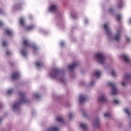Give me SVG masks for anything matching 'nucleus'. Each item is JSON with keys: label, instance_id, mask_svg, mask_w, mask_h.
Wrapping results in <instances>:
<instances>
[{"label": "nucleus", "instance_id": "1", "mask_svg": "<svg viewBox=\"0 0 131 131\" xmlns=\"http://www.w3.org/2000/svg\"><path fill=\"white\" fill-rule=\"evenodd\" d=\"M18 95L19 97V101L16 102L14 104L13 106V109H17V108H19V106H20L21 104L27 103V102H28V99H26L25 93L23 92H19Z\"/></svg>", "mask_w": 131, "mask_h": 131}, {"label": "nucleus", "instance_id": "2", "mask_svg": "<svg viewBox=\"0 0 131 131\" xmlns=\"http://www.w3.org/2000/svg\"><path fill=\"white\" fill-rule=\"evenodd\" d=\"M60 73H61V71H60L59 69L55 68L53 69L51 73H50V76L51 77V78L57 79V78L59 77Z\"/></svg>", "mask_w": 131, "mask_h": 131}, {"label": "nucleus", "instance_id": "3", "mask_svg": "<svg viewBox=\"0 0 131 131\" xmlns=\"http://www.w3.org/2000/svg\"><path fill=\"white\" fill-rule=\"evenodd\" d=\"M95 57L97 58L100 64H104L105 63V56L103 54L97 53L95 54Z\"/></svg>", "mask_w": 131, "mask_h": 131}, {"label": "nucleus", "instance_id": "4", "mask_svg": "<svg viewBox=\"0 0 131 131\" xmlns=\"http://www.w3.org/2000/svg\"><path fill=\"white\" fill-rule=\"evenodd\" d=\"M108 84L112 87L111 95H117L118 91L117 90V88H116V84L110 82Z\"/></svg>", "mask_w": 131, "mask_h": 131}, {"label": "nucleus", "instance_id": "5", "mask_svg": "<svg viewBox=\"0 0 131 131\" xmlns=\"http://www.w3.org/2000/svg\"><path fill=\"white\" fill-rule=\"evenodd\" d=\"M120 38H121V31L118 30L117 33L115 34L114 39L115 40H116V41H118L120 40Z\"/></svg>", "mask_w": 131, "mask_h": 131}, {"label": "nucleus", "instance_id": "6", "mask_svg": "<svg viewBox=\"0 0 131 131\" xmlns=\"http://www.w3.org/2000/svg\"><path fill=\"white\" fill-rule=\"evenodd\" d=\"M104 28L105 30V31L107 33V36H110V35H111V31H110V28H109V27H108V25L107 24H104Z\"/></svg>", "mask_w": 131, "mask_h": 131}, {"label": "nucleus", "instance_id": "7", "mask_svg": "<svg viewBox=\"0 0 131 131\" xmlns=\"http://www.w3.org/2000/svg\"><path fill=\"white\" fill-rule=\"evenodd\" d=\"M121 58H122L123 61L124 62H126V63H129L130 62V59L127 55H123L121 56Z\"/></svg>", "mask_w": 131, "mask_h": 131}, {"label": "nucleus", "instance_id": "8", "mask_svg": "<svg viewBox=\"0 0 131 131\" xmlns=\"http://www.w3.org/2000/svg\"><path fill=\"white\" fill-rule=\"evenodd\" d=\"M13 8L15 10H21L22 9V3H19L16 4H14L13 6Z\"/></svg>", "mask_w": 131, "mask_h": 131}, {"label": "nucleus", "instance_id": "9", "mask_svg": "<svg viewBox=\"0 0 131 131\" xmlns=\"http://www.w3.org/2000/svg\"><path fill=\"white\" fill-rule=\"evenodd\" d=\"M85 100H86V96H84L82 94H81L79 96V103L81 104L84 103L85 101Z\"/></svg>", "mask_w": 131, "mask_h": 131}, {"label": "nucleus", "instance_id": "10", "mask_svg": "<svg viewBox=\"0 0 131 131\" xmlns=\"http://www.w3.org/2000/svg\"><path fill=\"white\" fill-rule=\"evenodd\" d=\"M78 66V63L77 62H75V63H73L72 65L69 66L68 68L70 70H73L75 67Z\"/></svg>", "mask_w": 131, "mask_h": 131}, {"label": "nucleus", "instance_id": "11", "mask_svg": "<svg viewBox=\"0 0 131 131\" xmlns=\"http://www.w3.org/2000/svg\"><path fill=\"white\" fill-rule=\"evenodd\" d=\"M12 79H18L19 78V73L18 72H15L12 74Z\"/></svg>", "mask_w": 131, "mask_h": 131}, {"label": "nucleus", "instance_id": "12", "mask_svg": "<svg viewBox=\"0 0 131 131\" xmlns=\"http://www.w3.org/2000/svg\"><path fill=\"white\" fill-rule=\"evenodd\" d=\"M117 6L118 9H121L123 7V1L117 0Z\"/></svg>", "mask_w": 131, "mask_h": 131}, {"label": "nucleus", "instance_id": "13", "mask_svg": "<svg viewBox=\"0 0 131 131\" xmlns=\"http://www.w3.org/2000/svg\"><path fill=\"white\" fill-rule=\"evenodd\" d=\"M57 10V6L55 5H51L49 8L50 12H55Z\"/></svg>", "mask_w": 131, "mask_h": 131}, {"label": "nucleus", "instance_id": "14", "mask_svg": "<svg viewBox=\"0 0 131 131\" xmlns=\"http://www.w3.org/2000/svg\"><path fill=\"white\" fill-rule=\"evenodd\" d=\"M98 101L99 102H106L107 100L106 99V97H105V95H102L98 98Z\"/></svg>", "mask_w": 131, "mask_h": 131}, {"label": "nucleus", "instance_id": "15", "mask_svg": "<svg viewBox=\"0 0 131 131\" xmlns=\"http://www.w3.org/2000/svg\"><path fill=\"white\" fill-rule=\"evenodd\" d=\"M23 45L25 47H29L30 43L27 39H24L23 41Z\"/></svg>", "mask_w": 131, "mask_h": 131}, {"label": "nucleus", "instance_id": "16", "mask_svg": "<svg viewBox=\"0 0 131 131\" xmlns=\"http://www.w3.org/2000/svg\"><path fill=\"white\" fill-rule=\"evenodd\" d=\"M100 119L99 118L96 119L95 120V125L96 127H98V126H100Z\"/></svg>", "mask_w": 131, "mask_h": 131}, {"label": "nucleus", "instance_id": "17", "mask_svg": "<svg viewBox=\"0 0 131 131\" xmlns=\"http://www.w3.org/2000/svg\"><path fill=\"white\" fill-rule=\"evenodd\" d=\"M80 127L81 128H82L84 130H86V128H88V125L86 124L81 123L80 124Z\"/></svg>", "mask_w": 131, "mask_h": 131}, {"label": "nucleus", "instance_id": "18", "mask_svg": "<svg viewBox=\"0 0 131 131\" xmlns=\"http://www.w3.org/2000/svg\"><path fill=\"white\" fill-rule=\"evenodd\" d=\"M59 129L57 127H52L47 129V131H59Z\"/></svg>", "mask_w": 131, "mask_h": 131}, {"label": "nucleus", "instance_id": "19", "mask_svg": "<svg viewBox=\"0 0 131 131\" xmlns=\"http://www.w3.org/2000/svg\"><path fill=\"white\" fill-rule=\"evenodd\" d=\"M33 28H34V26L32 25L30 26H28V27H26V30H27V31H29V30H32Z\"/></svg>", "mask_w": 131, "mask_h": 131}, {"label": "nucleus", "instance_id": "20", "mask_svg": "<svg viewBox=\"0 0 131 131\" xmlns=\"http://www.w3.org/2000/svg\"><path fill=\"white\" fill-rule=\"evenodd\" d=\"M36 66L37 67H40V66H43V64H42V62L41 61H37L35 63Z\"/></svg>", "mask_w": 131, "mask_h": 131}, {"label": "nucleus", "instance_id": "21", "mask_svg": "<svg viewBox=\"0 0 131 131\" xmlns=\"http://www.w3.org/2000/svg\"><path fill=\"white\" fill-rule=\"evenodd\" d=\"M94 74L96 77H100V75H101V72L97 71L95 72Z\"/></svg>", "mask_w": 131, "mask_h": 131}, {"label": "nucleus", "instance_id": "22", "mask_svg": "<svg viewBox=\"0 0 131 131\" xmlns=\"http://www.w3.org/2000/svg\"><path fill=\"white\" fill-rule=\"evenodd\" d=\"M20 24L21 25V26H24V24H25V21L24 20V19L22 18L20 19Z\"/></svg>", "mask_w": 131, "mask_h": 131}, {"label": "nucleus", "instance_id": "23", "mask_svg": "<svg viewBox=\"0 0 131 131\" xmlns=\"http://www.w3.org/2000/svg\"><path fill=\"white\" fill-rule=\"evenodd\" d=\"M5 32H6L7 34L9 35V36H11L12 35V32L10 30H6Z\"/></svg>", "mask_w": 131, "mask_h": 131}, {"label": "nucleus", "instance_id": "24", "mask_svg": "<svg viewBox=\"0 0 131 131\" xmlns=\"http://www.w3.org/2000/svg\"><path fill=\"white\" fill-rule=\"evenodd\" d=\"M116 19L117 21H120V20H121V15L120 14H118L116 17Z\"/></svg>", "mask_w": 131, "mask_h": 131}, {"label": "nucleus", "instance_id": "25", "mask_svg": "<svg viewBox=\"0 0 131 131\" xmlns=\"http://www.w3.org/2000/svg\"><path fill=\"white\" fill-rule=\"evenodd\" d=\"M56 120L58 122H63V118H62L60 117H57Z\"/></svg>", "mask_w": 131, "mask_h": 131}, {"label": "nucleus", "instance_id": "26", "mask_svg": "<svg viewBox=\"0 0 131 131\" xmlns=\"http://www.w3.org/2000/svg\"><path fill=\"white\" fill-rule=\"evenodd\" d=\"M124 111L125 112H126V113H127V114L129 116H131V114L129 112V111H128V108H125L124 109Z\"/></svg>", "mask_w": 131, "mask_h": 131}, {"label": "nucleus", "instance_id": "27", "mask_svg": "<svg viewBox=\"0 0 131 131\" xmlns=\"http://www.w3.org/2000/svg\"><path fill=\"white\" fill-rule=\"evenodd\" d=\"M13 93H14V90L13 89H10L7 92L8 95H11V94H13Z\"/></svg>", "mask_w": 131, "mask_h": 131}, {"label": "nucleus", "instance_id": "28", "mask_svg": "<svg viewBox=\"0 0 131 131\" xmlns=\"http://www.w3.org/2000/svg\"><path fill=\"white\" fill-rule=\"evenodd\" d=\"M21 53L22 54V55L24 56V57H26V52H25V50L23 49L21 51Z\"/></svg>", "mask_w": 131, "mask_h": 131}, {"label": "nucleus", "instance_id": "29", "mask_svg": "<svg viewBox=\"0 0 131 131\" xmlns=\"http://www.w3.org/2000/svg\"><path fill=\"white\" fill-rule=\"evenodd\" d=\"M104 117H110L111 116V115L110 114V113H105L104 115Z\"/></svg>", "mask_w": 131, "mask_h": 131}, {"label": "nucleus", "instance_id": "30", "mask_svg": "<svg viewBox=\"0 0 131 131\" xmlns=\"http://www.w3.org/2000/svg\"><path fill=\"white\" fill-rule=\"evenodd\" d=\"M32 48L34 51H36L37 50V47L35 45H33Z\"/></svg>", "mask_w": 131, "mask_h": 131}, {"label": "nucleus", "instance_id": "31", "mask_svg": "<svg viewBox=\"0 0 131 131\" xmlns=\"http://www.w3.org/2000/svg\"><path fill=\"white\" fill-rule=\"evenodd\" d=\"M112 76H114V77L116 76V73L115 72V71H114V70L112 71Z\"/></svg>", "mask_w": 131, "mask_h": 131}, {"label": "nucleus", "instance_id": "32", "mask_svg": "<svg viewBox=\"0 0 131 131\" xmlns=\"http://www.w3.org/2000/svg\"><path fill=\"white\" fill-rule=\"evenodd\" d=\"M130 77V75L126 74L124 75V78H125L126 79L127 78H129Z\"/></svg>", "mask_w": 131, "mask_h": 131}, {"label": "nucleus", "instance_id": "33", "mask_svg": "<svg viewBox=\"0 0 131 131\" xmlns=\"http://www.w3.org/2000/svg\"><path fill=\"white\" fill-rule=\"evenodd\" d=\"M114 103H115L116 104H118L119 103V101L118 100H115L113 101Z\"/></svg>", "mask_w": 131, "mask_h": 131}, {"label": "nucleus", "instance_id": "34", "mask_svg": "<svg viewBox=\"0 0 131 131\" xmlns=\"http://www.w3.org/2000/svg\"><path fill=\"white\" fill-rule=\"evenodd\" d=\"M83 115L84 117H86L87 115H86V113H85V112H83Z\"/></svg>", "mask_w": 131, "mask_h": 131}, {"label": "nucleus", "instance_id": "35", "mask_svg": "<svg viewBox=\"0 0 131 131\" xmlns=\"http://www.w3.org/2000/svg\"><path fill=\"white\" fill-rule=\"evenodd\" d=\"M3 47H6V46H7V43L6 42V41H4L3 42Z\"/></svg>", "mask_w": 131, "mask_h": 131}, {"label": "nucleus", "instance_id": "36", "mask_svg": "<svg viewBox=\"0 0 131 131\" xmlns=\"http://www.w3.org/2000/svg\"><path fill=\"white\" fill-rule=\"evenodd\" d=\"M126 84V83L124 82V81H123V82H122V85L123 86H125V85Z\"/></svg>", "mask_w": 131, "mask_h": 131}, {"label": "nucleus", "instance_id": "37", "mask_svg": "<svg viewBox=\"0 0 131 131\" xmlns=\"http://www.w3.org/2000/svg\"><path fill=\"white\" fill-rule=\"evenodd\" d=\"M69 117L70 119H71V118H72V114L70 113L69 115Z\"/></svg>", "mask_w": 131, "mask_h": 131}, {"label": "nucleus", "instance_id": "38", "mask_svg": "<svg viewBox=\"0 0 131 131\" xmlns=\"http://www.w3.org/2000/svg\"><path fill=\"white\" fill-rule=\"evenodd\" d=\"M34 96L35 97V98H39V97H40L39 95H38V94H35Z\"/></svg>", "mask_w": 131, "mask_h": 131}, {"label": "nucleus", "instance_id": "39", "mask_svg": "<svg viewBox=\"0 0 131 131\" xmlns=\"http://www.w3.org/2000/svg\"><path fill=\"white\" fill-rule=\"evenodd\" d=\"M126 40V41H130V39L128 37H127Z\"/></svg>", "mask_w": 131, "mask_h": 131}, {"label": "nucleus", "instance_id": "40", "mask_svg": "<svg viewBox=\"0 0 131 131\" xmlns=\"http://www.w3.org/2000/svg\"><path fill=\"white\" fill-rule=\"evenodd\" d=\"M10 54H11V53H10V52H9V51L6 52V55H10Z\"/></svg>", "mask_w": 131, "mask_h": 131}, {"label": "nucleus", "instance_id": "41", "mask_svg": "<svg viewBox=\"0 0 131 131\" xmlns=\"http://www.w3.org/2000/svg\"><path fill=\"white\" fill-rule=\"evenodd\" d=\"M60 46H61V47H63V46H64V42H61L60 43Z\"/></svg>", "mask_w": 131, "mask_h": 131}, {"label": "nucleus", "instance_id": "42", "mask_svg": "<svg viewBox=\"0 0 131 131\" xmlns=\"http://www.w3.org/2000/svg\"><path fill=\"white\" fill-rule=\"evenodd\" d=\"M60 81H61V82H64V78L61 79Z\"/></svg>", "mask_w": 131, "mask_h": 131}, {"label": "nucleus", "instance_id": "43", "mask_svg": "<svg viewBox=\"0 0 131 131\" xmlns=\"http://www.w3.org/2000/svg\"><path fill=\"white\" fill-rule=\"evenodd\" d=\"M3 13V10L2 9H0V14Z\"/></svg>", "mask_w": 131, "mask_h": 131}, {"label": "nucleus", "instance_id": "44", "mask_svg": "<svg viewBox=\"0 0 131 131\" xmlns=\"http://www.w3.org/2000/svg\"><path fill=\"white\" fill-rule=\"evenodd\" d=\"M110 12H113V9H110Z\"/></svg>", "mask_w": 131, "mask_h": 131}, {"label": "nucleus", "instance_id": "45", "mask_svg": "<svg viewBox=\"0 0 131 131\" xmlns=\"http://www.w3.org/2000/svg\"><path fill=\"white\" fill-rule=\"evenodd\" d=\"M3 25V23L2 21H0V26H2Z\"/></svg>", "mask_w": 131, "mask_h": 131}, {"label": "nucleus", "instance_id": "46", "mask_svg": "<svg viewBox=\"0 0 131 131\" xmlns=\"http://www.w3.org/2000/svg\"><path fill=\"white\" fill-rule=\"evenodd\" d=\"M93 84H94V81H92L91 82V85H93Z\"/></svg>", "mask_w": 131, "mask_h": 131}, {"label": "nucleus", "instance_id": "47", "mask_svg": "<svg viewBox=\"0 0 131 131\" xmlns=\"http://www.w3.org/2000/svg\"><path fill=\"white\" fill-rule=\"evenodd\" d=\"M3 120V119H0V123H1V122H2V121Z\"/></svg>", "mask_w": 131, "mask_h": 131}, {"label": "nucleus", "instance_id": "48", "mask_svg": "<svg viewBox=\"0 0 131 131\" xmlns=\"http://www.w3.org/2000/svg\"><path fill=\"white\" fill-rule=\"evenodd\" d=\"M72 17H73V18H76V17H73V15H72Z\"/></svg>", "mask_w": 131, "mask_h": 131}, {"label": "nucleus", "instance_id": "49", "mask_svg": "<svg viewBox=\"0 0 131 131\" xmlns=\"http://www.w3.org/2000/svg\"><path fill=\"white\" fill-rule=\"evenodd\" d=\"M130 23H131V19H130Z\"/></svg>", "mask_w": 131, "mask_h": 131}, {"label": "nucleus", "instance_id": "50", "mask_svg": "<svg viewBox=\"0 0 131 131\" xmlns=\"http://www.w3.org/2000/svg\"><path fill=\"white\" fill-rule=\"evenodd\" d=\"M1 107H2V106L0 105V108H1Z\"/></svg>", "mask_w": 131, "mask_h": 131}]
</instances>
